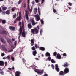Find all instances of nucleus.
Masks as SVG:
<instances>
[{
    "label": "nucleus",
    "mask_w": 76,
    "mask_h": 76,
    "mask_svg": "<svg viewBox=\"0 0 76 76\" xmlns=\"http://www.w3.org/2000/svg\"><path fill=\"white\" fill-rule=\"evenodd\" d=\"M22 29H23V31L22 32V36L23 37H25V35L26 34V33H25V30L23 29V27L22 28V27L20 26V33L18 34L19 35H20L22 34Z\"/></svg>",
    "instance_id": "nucleus-1"
},
{
    "label": "nucleus",
    "mask_w": 76,
    "mask_h": 76,
    "mask_svg": "<svg viewBox=\"0 0 76 76\" xmlns=\"http://www.w3.org/2000/svg\"><path fill=\"white\" fill-rule=\"evenodd\" d=\"M31 33L33 34H34L35 32H36V34L38 33V30L36 28H35L34 29H32L31 30Z\"/></svg>",
    "instance_id": "nucleus-2"
},
{
    "label": "nucleus",
    "mask_w": 76,
    "mask_h": 76,
    "mask_svg": "<svg viewBox=\"0 0 76 76\" xmlns=\"http://www.w3.org/2000/svg\"><path fill=\"white\" fill-rule=\"evenodd\" d=\"M35 72H36L38 74H41L43 73L44 72V70H39L38 69H36L35 71Z\"/></svg>",
    "instance_id": "nucleus-3"
},
{
    "label": "nucleus",
    "mask_w": 76,
    "mask_h": 76,
    "mask_svg": "<svg viewBox=\"0 0 76 76\" xmlns=\"http://www.w3.org/2000/svg\"><path fill=\"white\" fill-rule=\"evenodd\" d=\"M45 55L46 57H49L48 58V60H49V61H50V60H51V58L50 57L51 56H50V53L48 52H47L46 53Z\"/></svg>",
    "instance_id": "nucleus-4"
},
{
    "label": "nucleus",
    "mask_w": 76,
    "mask_h": 76,
    "mask_svg": "<svg viewBox=\"0 0 76 76\" xmlns=\"http://www.w3.org/2000/svg\"><path fill=\"white\" fill-rule=\"evenodd\" d=\"M25 12L26 15V18L27 20H29V16L28 15H29V12L28 11L26 10L25 11Z\"/></svg>",
    "instance_id": "nucleus-5"
},
{
    "label": "nucleus",
    "mask_w": 76,
    "mask_h": 76,
    "mask_svg": "<svg viewBox=\"0 0 76 76\" xmlns=\"http://www.w3.org/2000/svg\"><path fill=\"white\" fill-rule=\"evenodd\" d=\"M36 19L37 21H39L40 20V17L38 15V14H37L35 15Z\"/></svg>",
    "instance_id": "nucleus-6"
},
{
    "label": "nucleus",
    "mask_w": 76,
    "mask_h": 76,
    "mask_svg": "<svg viewBox=\"0 0 76 76\" xmlns=\"http://www.w3.org/2000/svg\"><path fill=\"white\" fill-rule=\"evenodd\" d=\"M64 71L65 73H69V68H66L65 69Z\"/></svg>",
    "instance_id": "nucleus-7"
},
{
    "label": "nucleus",
    "mask_w": 76,
    "mask_h": 76,
    "mask_svg": "<svg viewBox=\"0 0 76 76\" xmlns=\"http://www.w3.org/2000/svg\"><path fill=\"white\" fill-rule=\"evenodd\" d=\"M28 8L30 13H31L32 11V7L31 6L30 7L29 5H28Z\"/></svg>",
    "instance_id": "nucleus-8"
},
{
    "label": "nucleus",
    "mask_w": 76,
    "mask_h": 76,
    "mask_svg": "<svg viewBox=\"0 0 76 76\" xmlns=\"http://www.w3.org/2000/svg\"><path fill=\"white\" fill-rule=\"evenodd\" d=\"M55 69L57 71V72H59L60 71V69H59V68H58V65H55Z\"/></svg>",
    "instance_id": "nucleus-9"
},
{
    "label": "nucleus",
    "mask_w": 76,
    "mask_h": 76,
    "mask_svg": "<svg viewBox=\"0 0 76 76\" xmlns=\"http://www.w3.org/2000/svg\"><path fill=\"white\" fill-rule=\"evenodd\" d=\"M15 76H20L19 75H20L21 73L19 71H16L15 73Z\"/></svg>",
    "instance_id": "nucleus-10"
},
{
    "label": "nucleus",
    "mask_w": 76,
    "mask_h": 76,
    "mask_svg": "<svg viewBox=\"0 0 76 76\" xmlns=\"http://www.w3.org/2000/svg\"><path fill=\"white\" fill-rule=\"evenodd\" d=\"M16 20L20 21V20H21L22 19V17L21 16H19V17H17L16 19Z\"/></svg>",
    "instance_id": "nucleus-11"
},
{
    "label": "nucleus",
    "mask_w": 76,
    "mask_h": 76,
    "mask_svg": "<svg viewBox=\"0 0 76 76\" xmlns=\"http://www.w3.org/2000/svg\"><path fill=\"white\" fill-rule=\"evenodd\" d=\"M57 58L58 59H61V56L60 54H58L57 55Z\"/></svg>",
    "instance_id": "nucleus-12"
},
{
    "label": "nucleus",
    "mask_w": 76,
    "mask_h": 76,
    "mask_svg": "<svg viewBox=\"0 0 76 76\" xmlns=\"http://www.w3.org/2000/svg\"><path fill=\"white\" fill-rule=\"evenodd\" d=\"M0 34H7V33L6 31L3 30L0 31Z\"/></svg>",
    "instance_id": "nucleus-13"
},
{
    "label": "nucleus",
    "mask_w": 76,
    "mask_h": 76,
    "mask_svg": "<svg viewBox=\"0 0 76 76\" xmlns=\"http://www.w3.org/2000/svg\"><path fill=\"white\" fill-rule=\"evenodd\" d=\"M0 41H1V42H2L3 44H5L6 43V41L5 40L2 38H0Z\"/></svg>",
    "instance_id": "nucleus-14"
},
{
    "label": "nucleus",
    "mask_w": 76,
    "mask_h": 76,
    "mask_svg": "<svg viewBox=\"0 0 76 76\" xmlns=\"http://www.w3.org/2000/svg\"><path fill=\"white\" fill-rule=\"evenodd\" d=\"M0 21L2 22V24H5L6 23V20H3L2 19H0Z\"/></svg>",
    "instance_id": "nucleus-15"
},
{
    "label": "nucleus",
    "mask_w": 76,
    "mask_h": 76,
    "mask_svg": "<svg viewBox=\"0 0 76 76\" xmlns=\"http://www.w3.org/2000/svg\"><path fill=\"white\" fill-rule=\"evenodd\" d=\"M68 66L69 64L67 63H65V64L63 65V66L64 67H68Z\"/></svg>",
    "instance_id": "nucleus-16"
},
{
    "label": "nucleus",
    "mask_w": 76,
    "mask_h": 76,
    "mask_svg": "<svg viewBox=\"0 0 76 76\" xmlns=\"http://www.w3.org/2000/svg\"><path fill=\"white\" fill-rule=\"evenodd\" d=\"M31 21L32 22V25L33 26L35 25L36 23H35V21H34V20L33 19H32Z\"/></svg>",
    "instance_id": "nucleus-17"
},
{
    "label": "nucleus",
    "mask_w": 76,
    "mask_h": 76,
    "mask_svg": "<svg viewBox=\"0 0 76 76\" xmlns=\"http://www.w3.org/2000/svg\"><path fill=\"white\" fill-rule=\"evenodd\" d=\"M34 13L36 14L37 12V8H34Z\"/></svg>",
    "instance_id": "nucleus-18"
},
{
    "label": "nucleus",
    "mask_w": 76,
    "mask_h": 76,
    "mask_svg": "<svg viewBox=\"0 0 76 76\" xmlns=\"http://www.w3.org/2000/svg\"><path fill=\"white\" fill-rule=\"evenodd\" d=\"M10 10H8L5 12V13L7 15H9L10 14Z\"/></svg>",
    "instance_id": "nucleus-19"
},
{
    "label": "nucleus",
    "mask_w": 76,
    "mask_h": 76,
    "mask_svg": "<svg viewBox=\"0 0 76 76\" xmlns=\"http://www.w3.org/2000/svg\"><path fill=\"white\" fill-rule=\"evenodd\" d=\"M10 30H11V31H13V30H15V27L12 26H10Z\"/></svg>",
    "instance_id": "nucleus-20"
},
{
    "label": "nucleus",
    "mask_w": 76,
    "mask_h": 76,
    "mask_svg": "<svg viewBox=\"0 0 76 76\" xmlns=\"http://www.w3.org/2000/svg\"><path fill=\"white\" fill-rule=\"evenodd\" d=\"M1 7L2 10H5L7 9V7H4L3 6H1Z\"/></svg>",
    "instance_id": "nucleus-21"
},
{
    "label": "nucleus",
    "mask_w": 76,
    "mask_h": 76,
    "mask_svg": "<svg viewBox=\"0 0 76 76\" xmlns=\"http://www.w3.org/2000/svg\"><path fill=\"white\" fill-rule=\"evenodd\" d=\"M34 40L31 39V46H33L34 45Z\"/></svg>",
    "instance_id": "nucleus-22"
},
{
    "label": "nucleus",
    "mask_w": 76,
    "mask_h": 76,
    "mask_svg": "<svg viewBox=\"0 0 76 76\" xmlns=\"http://www.w3.org/2000/svg\"><path fill=\"white\" fill-rule=\"evenodd\" d=\"M2 48L5 50V51H7V50L6 49V48L5 47V46L4 45H2Z\"/></svg>",
    "instance_id": "nucleus-23"
},
{
    "label": "nucleus",
    "mask_w": 76,
    "mask_h": 76,
    "mask_svg": "<svg viewBox=\"0 0 76 76\" xmlns=\"http://www.w3.org/2000/svg\"><path fill=\"white\" fill-rule=\"evenodd\" d=\"M28 27L29 29H31L32 28V25L31 24H28Z\"/></svg>",
    "instance_id": "nucleus-24"
},
{
    "label": "nucleus",
    "mask_w": 76,
    "mask_h": 76,
    "mask_svg": "<svg viewBox=\"0 0 76 76\" xmlns=\"http://www.w3.org/2000/svg\"><path fill=\"white\" fill-rule=\"evenodd\" d=\"M0 64L1 66L4 65V62L3 61H0Z\"/></svg>",
    "instance_id": "nucleus-25"
},
{
    "label": "nucleus",
    "mask_w": 76,
    "mask_h": 76,
    "mask_svg": "<svg viewBox=\"0 0 76 76\" xmlns=\"http://www.w3.org/2000/svg\"><path fill=\"white\" fill-rule=\"evenodd\" d=\"M40 50H42V51H44L45 50V48L42 47L40 48Z\"/></svg>",
    "instance_id": "nucleus-26"
},
{
    "label": "nucleus",
    "mask_w": 76,
    "mask_h": 76,
    "mask_svg": "<svg viewBox=\"0 0 76 76\" xmlns=\"http://www.w3.org/2000/svg\"><path fill=\"white\" fill-rule=\"evenodd\" d=\"M37 54V51L36 50L33 52V54L34 56H35V54Z\"/></svg>",
    "instance_id": "nucleus-27"
},
{
    "label": "nucleus",
    "mask_w": 76,
    "mask_h": 76,
    "mask_svg": "<svg viewBox=\"0 0 76 76\" xmlns=\"http://www.w3.org/2000/svg\"><path fill=\"white\" fill-rule=\"evenodd\" d=\"M7 42H8V43L10 44V43H12V42H12V41L10 40V39H7Z\"/></svg>",
    "instance_id": "nucleus-28"
},
{
    "label": "nucleus",
    "mask_w": 76,
    "mask_h": 76,
    "mask_svg": "<svg viewBox=\"0 0 76 76\" xmlns=\"http://www.w3.org/2000/svg\"><path fill=\"white\" fill-rule=\"evenodd\" d=\"M64 74V72L63 71H61L59 73V75H63Z\"/></svg>",
    "instance_id": "nucleus-29"
},
{
    "label": "nucleus",
    "mask_w": 76,
    "mask_h": 76,
    "mask_svg": "<svg viewBox=\"0 0 76 76\" xmlns=\"http://www.w3.org/2000/svg\"><path fill=\"white\" fill-rule=\"evenodd\" d=\"M40 22L42 25V24H44V21L43 20H42V19L40 20Z\"/></svg>",
    "instance_id": "nucleus-30"
},
{
    "label": "nucleus",
    "mask_w": 76,
    "mask_h": 76,
    "mask_svg": "<svg viewBox=\"0 0 76 76\" xmlns=\"http://www.w3.org/2000/svg\"><path fill=\"white\" fill-rule=\"evenodd\" d=\"M51 62L53 63H56V61L54 60H53V59H52L51 60Z\"/></svg>",
    "instance_id": "nucleus-31"
},
{
    "label": "nucleus",
    "mask_w": 76,
    "mask_h": 76,
    "mask_svg": "<svg viewBox=\"0 0 76 76\" xmlns=\"http://www.w3.org/2000/svg\"><path fill=\"white\" fill-rule=\"evenodd\" d=\"M4 56H5V54H4V53H2L1 54V56L2 57H3Z\"/></svg>",
    "instance_id": "nucleus-32"
},
{
    "label": "nucleus",
    "mask_w": 76,
    "mask_h": 76,
    "mask_svg": "<svg viewBox=\"0 0 76 76\" xmlns=\"http://www.w3.org/2000/svg\"><path fill=\"white\" fill-rule=\"evenodd\" d=\"M57 54V53L56 52H54L53 53V55L54 56H56V55Z\"/></svg>",
    "instance_id": "nucleus-33"
},
{
    "label": "nucleus",
    "mask_w": 76,
    "mask_h": 76,
    "mask_svg": "<svg viewBox=\"0 0 76 76\" xmlns=\"http://www.w3.org/2000/svg\"><path fill=\"white\" fill-rule=\"evenodd\" d=\"M16 44H17V41H15L14 43V45L15 47H16Z\"/></svg>",
    "instance_id": "nucleus-34"
},
{
    "label": "nucleus",
    "mask_w": 76,
    "mask_h": 76,
    "mask_svg": "<svg viewBox=\"0 0 76 76\" xmlns=\"http://www.w3.org/2000/svg\"><path fill=\"white\" fill-rule=\"evenodd\" d=\"M15 18H16V14H15L14 15H13V18H14V19H15Z\"/></svg>",
    "instance_id": "nucleus-35"
},
{
    "label": "nucleus",
    "mask_w": 76,
    "mask_h": 76,
    "mask_svg": "<svg viewBox=\"0 0 76 76\" xmlns=\"http://www.w3.org/2000/svg\"><path fill=\"white\" fill-rule=\"evenodd\" d=\"M11 59L12 61H14L15 60V58H14V57H11Z\"/></svg>",
    "instance_id": "nucleus-36"
},
{
    "label": "nucleus",
    "mask_w": 76,
    "mask_h": 76,
    "mask_svg": "<svg viewBox=\"0 0 76 76\" xmlns=\"http://www.w3.org/2000/svg\"><path fill=\"white\" fill-rule=\"evenodd\" d=\"M32 50H35V47L34 46L32 48Z\"/></svg>",
    "instance_id": "nucleus-37"
},
{
    "label": "nucleus",
    "mask_w": 76,
    "mask_h": 76,
    "mask_svg": "<svg viewBox=\"0 0 76 76\" xmlns=\"http://www.w3.org/2000/svg\"><path fill=\"white\" fill-rule=\"evenodd\" d=\"M21 2H22V0H20L18 2V4H20L21 3Z\"/></svg>",
    "instance_id": "nucleus-38"
},
{
    "label": "nucleus",
    "mask_w": 76,
    "mask_h": 76,
    "mask_svg": "<svg viewBox=\"0 0 76 76\" xmlns=\"http://www.w3.org/2000/svg\"><path fill=\"white\" fill-rule=\"evenodd\" d=\"M51 66H52V67L53 69H54V66L53 64L51 65Z\"/></svg>",
    "instance_id": "nucleus-39"
},
{
    "label": "nucleus",
    "mask_w": 76,
    "mask_h": 76,
    "mask_svg": "<svg viewBox=\"0 0 76 76\" xmlns=\"http://www.w3.org/2000/svg\"><path fill=\"white\" fill-rule=\"evenodd\" d=\"M7 59H10V56H7Z\"/></svg>",
    "instance_id": "nucleus-40"
},
{
    "label": "nucleus",
    "mask_w": 76,
    "mask_h": 76,
    "mask_svg": "<svg viewBox=\"0 0 76 76\" xmlns=\"http://www.w3.org/2000/svg\"><path fill=\"white\" fill-rule=\"evenodd\" d=\"M35 46L36 48H38V45H37V44H35Z\"/></svg>",
    "instance_id": "nucleus-41"
},
{
    "label": "nucleus",
    "mask_w": 76,
    "mask_h": 76,
    "mask_svg": "<svg viewBox=\"0 0 76 76\" xmlns=\"http://www.w3.org/2000/svg\"><path fill=\"white\" fill-rule=\"evenodd\" d=\"M11 10L12 12H14V11H15V9L13 8H12L11 9Z\"/></svg>",
    "instance_id": "nucleus-42"
},
{
    "label": "nucleus",
    "mask_w": 76,
    "mask_h": 76,
    "mask_svg": "<svg viewBox=\"0 0 76 76\" xmlns=\"http://www.w3.org/2000/svg\"><path fill=\"white\" fill-rule=\"evenodd\" d=\"M5 13H6V12H2V15H4V14H5Z\"/></svg>",
    "instance_id": "nucleus-43"
},
{
    "label": "nucleus",
    "mask_w": 76,
    "mask_h": 76,
    "mask_svg": "<svg viewBox=\"0 0 76 76\" xmlns=\"http://www.w3.org/2000/svg\"><path fill=\"white\" fill-rule=\"evenodd\" d=\"M63 56H66V53H64L63 54Z\"/></svg>",
    "instance_id": "nucleus-44"
},
{
    "label": "nucleus",
    "mask_w": 76,
    "mask_h": 76,
    "mask_svg": "<svg viewBox=\"0 0 76 76\" xmlns=\"http://www.w3.org/2000/svg\"><path fill=\"white\" fill-rule=\"evenodd\" d=\"M68 4L69 5V6H72V4L70 3H69Z\"/></svg>",
    "instance_id": "nucleus-45"
},
{
    "label": "nucleus",
    "mask_w": 76,
    "mask_h": 76,
    "mask_svg": "<svg viewBox=\"0 0 76 76\" xmlns=\"http://www.w3.org/2000/svg\"><path fill=\"white\" fill-rule=\"evenodd\" d=\"M21 12H19V16H21Z\"/></svg>",
    "instance_id": "nucleus-46"
},
{
    "label": "nucleus",
    "mask_w": 76,
    "mask_h": 76,
    "mask_svg": "<svg viewBox=\"0 0 76 76\" xmlns=\"http://www.w3.org/2000/svg\"><path fill=\"white\" fill-rule=\"evenodd\" d=\"M0 73L1 75H3L4 74V73L3 72V71H1Z\"/></svg>",
    "instance_id": "nucleus-47"
},
{
    "label": "nucleus",
    "mask_w": 76,
    "mask_h": 76,
    "mask_svg": "<svg viewBox=\"0 0 76 76\" xmlns=\"http://www.w3.org/2000/svg\"><path fill=\"white\" fill-rule=\"evenodd\" d=\"M23 23H24L23 21H22V26L23 27Z\"/></svg>",
    "instance_id": "nucleus-48"
},
{
    "label": "nucleus",
    "mask_w": 76,
    "mask_h": 76,
    "mask_svg": "<svg viewBox=\"0 0 76 76\" xmlns=\"http://www.w3.org/2000/svg\"><path fill=\"white\" fill-rule=\"evenodd\" d=\"M3 59H4V60H5V59H6L7 58V57H4L2 58Z\"/></svg>",
    "instance_id": "nucleus-49"
},
{
    "label": "nucleus",
    "mask_w": 76,
    "mask_h": 76,
    "mask_svg": "<svg viewBox=\"0 0 76 76\" xmlns=\"http://www.w3.org/2000/svg\"><path fill=\"white\" fill-rule=\"evenodd\" d=\"M44 0H42L41 1V4H42V3H44Z\"/></svg>",
    "instance_id": "nucleus-50"
},
{
    "label": "nucleus",
    "mask_w": 76,
    "mask_h": 76,
    "mask_svg": "<svg viewBox=\"0 0 76 76\" xmlns=\"http://www.w3.org/2000/svg\"><path fill=\"white\" fill-rule=\"evenodd\" d=\"M53 12L54 13H56V10H53Z\"/></svg>",
    "instance_id": "nucleus-51"
},
{
    "label": "nucleus",
    "mask_w": 76,
    "mask_h": 76,
    "mask_svg": "<svg viewBox=\"0 0 76 76\" xmlns=\"http://www.w3.org/2000/svg\"><path fill=\"white\" fill-rule=\"evenodd\" d=\"M36 3H38L39 0H35Z\"/></svg>",
    "instance_id": "nucleus-52"
},
{
    "label": "nucleus",
    "mask_w": 76,
    "mask_h": 76,
    "mask_svg": "<svg viewBox=\"0 0 76 76\" xmlns=\"http://www.w3.org/2000/svg\"><path fill=\"white\" fill-rule=\"evenodd\" d=\"M38 12L39 15H41V12H40V11H39Z\"/></svg>",
    "instance_id": "nucleus-53"
},
{
    "label": "nucleus",
    "mask_w": 76,
    "mask_h": 76,
    "mask_svg": "<svg viewBox=\"0 0 76 76\" xmlns=\"http://www.w3.org/2000/svg\"><path fill=\"white\" fill-rule=\"evenodd\" d=\"M38 10L39 11H40V8H39V7H38Z\"/></svg>",
    "instance_id": "nucleus-54"
},
{
    "label": "nucleus",
    "mask_w": 76,
    "mask_h": 76,
    "mask_svg": "<svg viewBox=\"0 0 76 76\" xmlns=\"http://www.w3.org/2000/svg\"><path fill=\"white\" fill-rule=\"evenodd\" d=\"M28 4H29V0H28Z\"/></svg>",
    "instance_id": "nucleus-55"
},
{
    "label": "nucleus",
    "mask_w": 76,
    "mask_h": 76,
    "mask_svg": "<svg viewBox=\"0 0 76 76\" xmlns=\"http://www.w3.org/2000/svg\"><path fill=\"white\" fill-rule=\"evenodd\" d=\"M40 33L42 32V29H41L40 30Z\"/></svg>",
    "instance_id": "nucleus-56"
},
{
    "label": "nucleus",
    "mask_w": 76,
    "mask_h": 76,
    "mask_svg": "<svg viewBox=\"0 0 76 76\" xmlns=\"http://www.w3.org/2000/svg\"><path fill=\"white\" fill-rule=\"evenodd\" d=\"M44 76H48V75H47V74H45L44 75Z\"/></svg>",
    "instance_id": "nucleus-57"
},
{
    "label": "nucleus",
    "mask_w": 76,
    "mask_h": 76,
    "mask_svg": "<svg viewBox=\"0 0 76 76\" xmlns=\"http://www.w3.org/2000/svg\"><path fill=\"white\" fill-rule=\"evenodd\" d=\"M1 12H2L1 9V8H0V13H1Z\"/></svg>",
    "instance_id": "nucleus-58"
},
{
    "label": "nucleus",
    "mask_w": 76,
    "mask_h": 76,
    "mask_svg": "<svg viewBox=\"0 0 76 76\" xmlns=\"http://www.w3.org/2000/svg\"><path fill=\"white\" fill-rule=\"evenodd\" d=\"M5 65L6 66V65H7V62H5Z\"/></svg>",
    "instance_id": "nucleus-59"
},
{
    "label": "nucleus",
    "mask_w": 76,
    "mask_h": 76,
    "mask_svg": "<svg viewBox=\"0 0 76 76\" xmlns=\"http://www.w3.org/2000/svg\"><path fill=\"white\" fill-rule=\"evenodd\" d=\"M26 6V4H24V7H25Z\"/></svg>",
    "instance_id": "nucleus-60"
},
{
    "label": "nucleus",
    "mask_w": 76,
    "mask_h": 76,
    "mask_svg": "<svg viewBox=\"0 0 76 76\" xmlns=\"http://www.w3.org/2000/svg\"><path fill=\"white\" fill-rule=\"evenodd\" d=\"M35 59L36 60H39V59H38V58H35Z\"/></svg>",
    "instance_id": "nucleus-61"
},
{
    "label": "nucleus",
    "mask_w": 76,
    "mask_h": 76,
    "mask_svg": "<svg viewBox=\"0 0 76 76\" xmlns=\"http://www.w3.org/2000/svg\"><path fill=\"white\" fill-rule=\"evenodd\" d=\"M8 70H12V69L11 68H8Z\"/></svg>",
    "instance_id": "nucleus-62"
},
{
    "label": "nucleus",
    "mask_w": 76,
    "mask_h": 76,
    "mask_svg": "<svg viewBox=\"0 0 76 76\" xmlns=\"http://www.w3.org/2000/svg\"><path fill=\"white\" fill-rule=\"evenodd\" d=\"M19 25H21V22H20L19 23Z\"/></svg>",
    "instance_id": "nucleus-63"
},
{
    "label": "nucleus",
    "mask_w": 76,
    "mask_h": 76,
    "mask_svg": "<svg viewBox=\"0 0 76 76\" xmlns=\"http://www.w3.org/2000/svg\"><path fill=\"white\" fill-rule=\"evenodd\" d=\"M16 22H17L16 21H15L14 22V23H16Z\"/></svg>",
    "instance_id": "nucleus-64"
}]
</instances>
